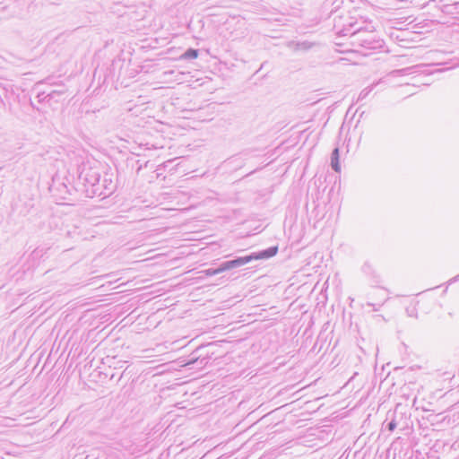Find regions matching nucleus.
Here are the masks:
<instances>
[{"label":"nucleus","mask_w":459,"mask_h":459,"mask_svg":"<svg viewBox=\"0 0 459 459\" xmlns=\"http://www.w3.org/2000/svg\"><path fill=\"white\" fill-rule=\"evenodd\" d=\"M76 191H81L86 197H108L114 189L111 175H101L102 169L97 160L82 162L78 169Z\"/></svg>","instance_id":"f257e3e1"},{"label":"nucleus","mask_w":459,"mask_h":459,"mask_svg":"<svg viewBox=\"0 0 459 459\" xmlns=\"http://www.w3.org/2000/svg\"><path fill=\"white\" fill-rule=\"evenodd\" d=\"M351 44L360 48L356 51L368 56V50H378L384 47V40L376 32V27L372 21L366 18V22L359 26L351 35Z\"/></svg>","instance_id":"f03ea898"},{"label":"nucleus","mask_w":459,"mask_h":459,"mask_svg":"<svg viewBox=\"0 0 459 459\" xmlns=\"http://www.w3.org/2000/svg\"><path fill=\"white\" fill-rule=\"evenodd\" d=\"M333 30L337 35L350 36L359 26L366 22V17L358 13V11L348 12L344 10L332 13Z\"/></svg>","instance_id":"7ed1b4c3"},{"label":"nucleus","mask_w":459,"mask_h":459,"mask_svg":"<svg viewBox=\"0 0 459 459\" xmlns=\"http://www.w3.org/2000/svg\"><path fill=\"white\" fill-rule=\"evenodd\" d=\"M278 252V247L277 246H272L266 249L258 251V252H253L249 255H244V256H237L231 260H227L221 263L223 271H229L234 268H238L240 266H243L254 260H259V259H268L273 256H274Z\"/></svg>","instance_id":"20e7f679"},{"label":"nucleus","mask_w":459,"mask_h":459,"mask_svg":"<svg viewBox=\"0 0 459 459\" xmlns=\"http://www.w3.org/2000/svg\"><path fill=\"white\" fill-rule=\"evenodd\" d=\"M151 317H135L134 320L129 324V332L134 333H142L146 330L156 328L160 321L152 322Z\"/></svg>","instance_id":"39448f33"},{"label":"nucleus","mask_w":459,"mask_h":459,"mask_svg":"<svg viewBox=\"0 0 459 459\" xmlns=\"http://www.w3.org/2000/svg\"><path fill=\"white\" fill-rule=\"evenodd\" d=\"M314 46V43L307 40L304 41H294L290 40L287 42V47L293 51H307Z\"/></svg>","instance_id":"423d86ee"},{"label":"nucleus","mask_w":459,"mask_h":459,"mask_svg":"<svg viewBox=\"0 0 459 459\" xmlns=\"http://www.w3.org/2000/svg\"><path fill=\"white\" fill-rule=\"evenodd\" d=\"M401 405H397L393 413L392 420L386 424V429L389 431H394L395 428L400 424V420L403 419V412L400 411Z\"/></svg>","instance_id":"0eeeda50"},{"label":"nucleus","mask_w":459,"mask_h":459,"mask_svg":"<svg viewBox=\"0 0 459 459\" xmlns=\"http://www.w3.org/2000/svg\"><path fill=\"white\" fill-rule=\"evenodd\" d=\"M331 167L335 172L341 171L340 152L338 147L334 148L331 153Z\"/></svg>","instance_id":"6e6552de"},{"label":"nucleus","mask_w":459,"mask_h":459,"mask_svg":"<svg viewBox=\"0 0 459 459\" xmlns=\"http://www.w3.org/2000/svg\"><path fill=\"white\" fill-rule=\"evenodd\" d=\"M198 55H199L198 49L190 48L181 55L180 59H184V60L195 59V58H197Z\"/></svg>","instance_id":"1a4fd4ad"},{"label":"nucleus","mask_w":459,"mask_h":459,"mask_svg":"<svg viewBox=\"0 0 459 459\" xmlns=\"http://www.w3.org/2000/svg\"><path fill=\"white\" fill-rule=\"evenodd\" d=\"M381 81H378V82H373L371 85L366 87L365 89H363L359 95V98H358V100H364L365 98H367V96L373 91V89L378 85L380 83Z\"/></svg>","instance_id":"9d476101"},{"label":"nucleus","mask_w":459,"mask_h":459,"mask_svg":"<svg viewBox=\"0 0 459 459\" xmlns=\"http://www.w3.org/2000/svg\"><path fill=\"white\" fill-rule=\"evenodd\" d=\"M46 252H47V248L37 247L31 252L30 257L32 260L39 259L46 254Z\"/></svg>","instance_id":"9b49d317"},{"label":"nucleus","mask_w":459,"mask_h":459,"mask_svg":"<svg viewBox=\"0 0 459 459\" xmlns=\"http://www.w3.org/2000/svg\"><path fill=\"white\" fill-rule=\"evenodd\" d=\"M223 268H222V265L221 264L217 267V268H208L204 271H203V273L206 275V276H213V275H216V274H219V273H223Z\"/></svg>","instance_id":"f8f14e48"},{"label":"nucleus","mask_w":459,"mask_h":459,"mask_svg":"<svg viewBox=\"0 0 459 459\" xmlns=\"http://www.w3.org/2000/svg\"><path fill=\"white\" fill-rule=\"evenodd\" d=\"M131 321H133L132 317H123V319L118 322L116 327H119L118 331H121L126 328L129 329V324Z\"/></svg>","instance_id":"ddd939ff"},{"label":"nucleus","mask_w":459,"mask_h":459,"mask_svg":"<svg viewBox=\"0 0 459 459\" xmlns=\"http://www.w3.org/2000/svg\"><path fill=\"white\" fill-rule=\"evenodd\" d=\"M420 66L417 65V66H411V67H406V68H403V69H399V70H396L395 73H397L398 74L400 75H405V74H410L412 73L413 70L419 68Z\"/></svg>","instance_id":"4468645a"},{"label":"nucleus","mask_w":459,"mask_h":459,"mask_svg":"<svg viewBox=\"0 0 459 459\" xmlns=\"http://www.w3.org/2000/svg\"><path fill=\"white\" fill-rule=\"evenodd\" d=\"M65 92V90L52 91L47 93V97H48V99H54L56 95H62Z\"/></svg>","instance_id":"2eb2a0df"},{"label":"nucleus","mask_w":459,"mask_h":459,"mask_svg":"<svg viewBox=\"0 0 459 459\" xmlns=\"http://www.w3.org/2000/svg\"><path fill=\"white\" fill-rule=\"evenodd\" d=\"M458 280H459V273H458L456 276H455V277L451 278V279L448 281V282H447V283H448V284H452V283H454V282L457 281Z\"/></svg>","instance_id":"dca6fc26"},{"label":"nucleus","mask_w":459,"mask_h":459,"mask_svg":"<svg viewBox=\"0 0 459 459\" xmlns=\"http://www.w3.org/2000/svg\"><path fill=\"white\" fill-rule=\"evenodd\" d=\"M38 98L39 99V101H41L42 100H45L48 97H47V94L45 95V92H41V93L38 94Z\"/></svg>","instance_id":"f3484780"},{"label":"nucleus","mask_w":459,"mask_h":459,"mask_svg":"<svg viewBox=\"0 0 459 459\" xmlns=\"http://www.w3.org/2000/svg\"><path fill=\"white\" fill-rule=\"evenodd\" d=\"M354 360H356V366H358L357 362L361 363V361H362L359 355H356V357L354 358Z\"/></svg>","instance_id":"a211bd4d"},{"label":"nucleus","mask_w":459,"mask_h":459,"mask_svg":"<svg viewBox=\"0 0 459 459\" xmlns=\"http://www.w3.org/2000/svg\"><path fill=\"white\" fill-rule=\"evenodd\" d=\"M358 374H359V372H358V371H355V372L353 373V375L351 377V378L349 379V381H351L352 379H354V377H355Z\"/></svg>","instance_id":"6ab92c4d"},{"label":"nucleus","mask_w":459,"mask_h":459,"mask_svg":"<svg viewBox=\"0 0 459 459\" xmlns=\"http://www.w3.org/2000/svg\"><path fill=\"white\" fill-rule=\"evenodd\" d=\"M46 82L48 83V84H55V82H52V79L51 78H48L46 79Z\"/></svg>","instance_id":"aec40b11"},{"label":"nucleus","mask_w":459,"mask_h":459,"mask_svg":"<svg viewBox=\"0 0 459 459\" xmlns=\"http://www.w3.org/2000/svg\"><path fill=\"white\" fill-rule=\"evenodd\" d=\"M63 187L65 189V192L71 194V190L67 188L65 185H63Z\"/></svg>","instance_id":"412c9836"},{"label":"nucleus","mask_w":459,"mask_h":459,"mask_svg":"<svg viewBox=\"0 0 459 459\" xmlns=\"http://www.w3.org/2000/svg\"><path fill=\"white\" fill-rule=\"evenodd\" d=\"M195 361H196V359H192V360H190V361L188 362V364H193V363H195Z\"/></svg>","instance_id":"4be33fe9"},{"label":"nucleus","mask_w":459,"mask_h":459,"mask_svg":"<svg viewBox=\"0 0 459 459\" xmlns=\"http://www.w3.org/2000/svg\"><path fill=\"white\" fill-rule=\"evenodd\" d=\"M100 277H101V278L109 277V274L102 275V276H100Z\"/></svg>","instance_id":"5701e85b"}]
</instances>
